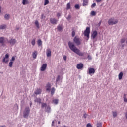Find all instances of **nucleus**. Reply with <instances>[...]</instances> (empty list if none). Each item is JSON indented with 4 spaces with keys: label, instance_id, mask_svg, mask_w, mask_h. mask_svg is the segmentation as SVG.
<instances>
[{
    "label": "nucleus",
    "instance_id": "f257e3e1",
    "mask_svg": "<svg viewBox=\"0 0 127 127\" xmlns=\"http://www.w3.org/2000/svg\"><path fill=\"white\" fill-rule=\"evenodd\" d=\"M68 46L73 52H74V53H76V54L79 55V56H84L85 55V53L81 52L79 49L76 48V46L74 44V43L69 41L68 42Z\"/></svg>",
    "mask_w": 127,
    "mask_h": 127
},
{
    "label": "nucleus",
    "instance_id": "f03ea898",
    "mask_svg": "<svg viewBox=\"0 0 127 127\" xmlns=\"http://www.w3.org/2000/svg\"><path fill=\"white\" fill-rule=\"evenodd\" d=\"M118 21L119 20L118 19L112 17L109 19L108 23L109 25H115V24H117V23H118Z\"/></svg>",
    "mask_w": 127,
    "mask_h": 127
},
{
    "label": "nucleus",
    "instance_id": "7ed1b4c3",
    "mask_svg": "<svg viewBox=\"0 0 127 127\" xmlns=\"http://www.w3.org/2000/svg\"><path fill=\"white\" fill-rule=\"evenodd\" d=\"M30 113V109H29V107H26L23 112L24 118L27 119V118H28V116H29Z\"/></svg>",
    "mask_w": 127,
    "mask_h": 127
},
{
    "label": "nucleus",
    "instance_id": "20e7f679",
    "mask_svg": "<svg viewBox=\"0 0 127 127\" xmlns=\"http://www.w3.org/2000/svg\"><path fill=\"white\" fill-rule=\"evenodd\" d=\"M42 108H45V110L47 113H50L51 112V108H50V106H47L46 103H42Z\"/></svg>",
    "mask_w": 127,
    "mask_h": 127
},
{
    "label": "nucleus",
    "instance_id": "39448f33",
    "mask_svg": "<svg viewBox=\"0 0 127 127\" xmlns=\"http://www.w3.org/2000/svg\"><path fill=\"white\" fill-rule=\"evenodd\" d=\"M73 41L75 43V44L77 45H81V39L79 38V37L75 36L74 38L73 39Z\"/></svg>",
    "mask_w": 127,
    "mask_h": 127
},
{
    "label": "nucleus",
    "instance_id": "423d86ee",
    "mask_svg": "<svg viewBox=\"0 0 127 127\" xmlns=\"http://www.w3.org/2000/svg\"><path fill=\"white\" fill-rule=\"evenodd\" d=\"M84 36H86L87 38H90V28L87 27L84 31Z\"/></svg>",
    "mask_w": 127,
    "mask_h": 127
},
{
    "label": "nucleus",
    "instance_id": "0eeeda50",
    "mask_svg": "<svg viewBox=\"0 0 127 127\" xmlns=\"http://www.w3.org/2000/svg\"><path fill=\"white\" fill-rule=\"evenodd\" d=\"M50 21L52 24H57L58 20L56 19L55 18H52L50 19Z\"/></svg>",
    "mask_w": 127,
    "mask_h": 127
},
{
    "label": "nucleus",
    "instance_id": "6e6552de",
    "mask_svg": "<svg viewBox=\"0 0 127 127\" xmlns=\"http://www.w3.org/2000/svg\"><path fill=\"white\" fill-rule=\"evenodd\" d=\"M8 58H9V55H8V54H6L5 57H4L3 59V62H4L5 63H7L9 61Z\"/></svg>",
    "mask_w": 127,
    "mask_h": 127
},
{
    "label": "nucleus",
    "instance_id": "1a4fd4ad",
    "mask_svg": "<svg viewBox=\"0 0 127 127\" xmlns=\"http://www.w3.org/2000/svg\"><path fill=\"white\" fill-rule=\"evenodd\" d=\"M5 40L4 37H0V44L2 45V46H5V44H4Z\"/></svg>",
    "mask_w": 127,
    "mask_h": 127
},
{
    "label": "nucleus",
    "instance_id": "9d476101",
    "mask_svg": "<svg viewBox=\"0 0 127 127\" xmlns=\"http://www.w3.org/2000/svg\"><path fill=\"white\" fill-rule=\"evenodd\" d=\"M8 43H10L11 45H14L16 43V40L15 39H11L8 41Z\"/></svg>",
    "mask_w": 127,
    "mask_h": 127
},
{
    "label": "nucleus",
    "instance_id": "9b49d317",
    "mask_svg": "<svg viewBox=\"0 0 127 127\" xmlns=\"http://www.w3.org/2000/svg\"><path fill=\"white\" fill-rule=\"evenodd\" d=\"M46 68H47V64H44L41 67V71H42V72H43L44 71H45V70H46Z\"/></svg>",
    "mask_w": 127,
    "mask_h": 127
},
{
    "label": "nucleus",
    "instance_id": "f8f14e48",
    "mask_svg": "<svg viewBox=\"0 0 127 127\" xmlns=\"http://www.w3.org/2000/svg\"><path fill=\"white\" fill-rule=\"evenodd\" d=\"M46 55L47 57H50L51 56V49L49 48L47 49Z\"/></svg>",
    "mask_w": 127,
    "mask_h": 127
},
{
    "label": "nucleus",
    "instance_id": "ddd939ff",
    "mask_svg": "<svg viewBox=\"0 0 127 127\" xmlns=\"http://www.w3.org/2000/svg\"><path fill=\"white\" fill-rule=\"evenodd\" d=\"M42 92L41 89L38 88L34 91V94L35 95H40Z\"/></svg>",
    "mask_w": 127,
    "mask_h": 127
},
{
    "label": "nucleus",
    "instance_id": "4468645a",
    "mask_svg": "<svg viewBox=\"0 0 127 127\" xmlns=\"http://www.w3.org/2000/svg\"><path fill=\"white\" fill-rule=\"evenodd\" d=\"M97 35H98V32H97V31L95 30L93 31V32L91 35V37L93 39H95V38H96V37L97 36Z\"/></svg>",
    "mask_w": 127,
    "mask_h": 127
},
{
    "label": "nucleus",
    "instance_id": "2eb2a0df",
    "mask_svg": "<svg viewBox=\"0 0 127 127\" xmlns=\"http://www.w3.org/2000/svg\"><path fill=\"white\" fill-rule=\"evenodd\" d=\"M83 67H84V65L82 63L78 64L76 65V68L78 70H80V69H82Z\"/></svg>",
    "mask_w": 127,
    "mask_h": 127
},
{
    "label": "nucleus",
    "instance_id": "dca6fc26",
    "mask_svg": "<svg viewBox=\"0 0 127 127\" xmlns=\"http://www.w3.org/2000/svg\"><path fill=\"white\" fill-rule=\"evenodd\" d=\"M38 54V52L37 51H34L32 53L33 58H34V59H36Z\"/></svg>",
    "mask_w": 127,
    "mask_h": 127
},
{
    "label": "nucleus",
    "instance_id": "f3484780",
    "mask_svg": "<svg viewBox=\"0 0 127 127\" xmlns=\"http://www.w3.org/2000/svg\"><path fill=\"white\" fill-rule=\"evenodd\" d=\"M88 73L90 75H91V74H95V69L94 68H89L88 69Z\"/></svg>",
    "mask_w": 127,
    "mask_h": 127
},
{
    "label": "nucleus",
    "instance_id": "a211bd4d",
    "mask_svg": "<svg viewBox=\"0 0 127 127\" xmlns=\"http://www.w3.org/2000/svg\"><path fill=\"white\" fill-rule=\"evenodd\" d=\"M35 103H37L38 104H41V99L40 98H36L34 100Z\"/></svg>",
    "mask_w": 127,
    "mask_h": 127
},
{
    "label": "nucleus",
    "instance_id": "6ab92c4d",
    "mask_svg": "<svg viewBox=\"0 0 127 127\" xmlns=\"http://www.w3.org/2000/svg\"><path fill=\"white\" fill-rule=\"evenodd\" d=\"M123 76H124V73L122 72H121L118 75L119 80H122L123 79Z\"/></svg>",
    "mask_w": 127,
    "mask_h": 127
},
{
    "label": "nucleus",
    "instance_id": "aec40b11",
    "mask_svg": "<svg viewBox=\"0 0 127 127\" xmlns=\"http://www.w3.org/2000/svg\"><path fill=\"white\" fill-rule=\"evenodd\" d=\"M29 3V1L28 0H22V4L23 5H26V4H28Z\"/></svg>",
    "mask_w": 127,
    "mask_h": 127
},
{
    "label": "nucleus",
    "instance_id": "412c9836",
    "mask_svg": "<svg viewBox=\"0 0 127 127\" xmlns=\"http://www.w3.org/2000/svg\"><path fill=\"white\" fill-rule=\"evenodd\" d=\"M51 89V86L50 85V84L49 83L47 84L46 86V91H49V92H50Z\"/></svg>",
    "mask_w": 127,
    "mask_h": 127
},
{
    "label": "nucleus",
    "instance_id": "4be33fe9",
    "mask_svg": "<svg viewBox=\"0 0 127 127\" xmlns=\"http://www.w3.org/2000/svg\"><path fill=\"white\" fill-rule=\"evenodd\" d=\"M88 3V0H83V6H86Z\"/></svg>",
    "mask_w": 127,
    "mask_h": 127
},
{
    "label": "nucleus",
    "instance_id": "5701e85b",
    "mask_svg": "<svg viewBox=\"0 0 127 127\" xmlns=\"http://www.w3.org/2000/svg\"><path fill=\"white\" fill-rule=\"evenodd\" d=\"M112 115H113V117L114 118H116V117H117V116L118 115V112H117V111H113Z\"/></svg>",
    "mask_w": 127,
    "mask_h": 127
},
{
    "label": "nucleus",
    "instance_id": "b1692460",
    "mask_svg": "<svg viewBox=\"0 0 127 127\" xmlns=\"http://www.w3.org/2000/svg\"><path fill=\"white\" fill-rule=\"evenodd\" d=\"M10 18V15H9V14H6L4 16V18L6 20H8V19Z\"/></svg>",
    "mask_w": 127,
    "mask_h": 127
},
{
    "label": "nucleus",
    "instance_id": "393cba45",
    "mask_svg": "<svg viewBox=\"0 0 127 127\" xmlns=\"http://www.w3.org/2000/svg\"><path fill=\"white\" fill-rule=\"evenodd\" d=\"M124 102L127 103V94H124L123 96Z\"/></svg>",
    "mask_w": 127,
    "mask_h": 127
},
{
    "label": "nucleus",
    "instance_id": "a878e982",
    "mask_svg": "<svg viewBox=\"0 0 127 127\" xmlns=\"http://www.w3.org/2000/svg\"><path fill=\"white\" fill-rule=\"evenodd\" d=\"M5 28H6V25H5V24H2L0 26V29H5Z\"/></svg>",
    "mask_w": 127,
    "mask_h": 127
},
{
    "label": "nucleus",
    "instance_id": "bb28decb",
    "mask_svg": "<svg viewBox=\"0 0 127 127\" xmlns=\"http://www.w3.org/2000/svg\"><path fill=\"white\" fill-rule=\"evenodd\" d=\"M35 25L36 26V27H37V28H39V23L38 22V21H35Z\"/></svg>",
    "mask_w": 127,
    "mask_h": 127
},
{
    "label": "nucleus",
    "instance_id": "cd10ccee",
    "mask_svg": "<svg viewBox=\"0 0 127 127\" xmlns=\"http://www.w3.org/2000/svg\"><path fill=\"white\" fill-rule=\"evenodd\" d=\"M38 45L39 46H41V45H42V41H41V40L39 39L38 40Z\"/></svg>",
    "mask_w": 127,
    "mask_h": 127
},
{
    "label": "nucleus",
    "instance_id": "c85d7f7f",
    "mask_svg": "<svg viewBox=\"0 0 127 127\" xmlns=\"http://www.w3.org/2000/svg\"><path fill=\"white\" fill-rule=\"evenodd\" d=\"M35 40H36V39L34 38L31 41V44L32 45H33V46H34V45H35Z\"/></svg>",
    "mask_w": 127,
    "mask_h": 127
},
{
    "label": "nucleus",
    "instance_id": "c756f323",
    "mask_svg": "<svg viewBox=\"0 0 127 127\" xmlns=\"http://www.w3.org/2000/svg\"><path fill=\"white\" fill-rule=\"evenodd\" d=\"M55 92V88H54V87H53L51 89V94L52 95H53L54 93Z\"/></svg>",
    "mask_w": 127,
    "mask_h": 127
},
{
    "label": "nucleus",
    "instance_id": "7c9ffc66",
    "mask_svg": "<svg viewBox=\"0 0 127 127\" xmlns=\"http://www.w3.org/2000/svg\"><path fill=\"white\" fill-rule=\"evenodd\" d=\"M70 8H71V4L68 3L66 5V9H70Z\"/></svg>",
    "mask_w": 127,
    "mask_h": 127
},
{
    "label": "nucleus",
    "instance_id": "2f4dec72",
    "mask_svg": "<svg viewBox=\"0 0 127 127\" xmlns=\"http://www.w3.org/2000/svg\"><path fill=\"white\" fill-rule=\"evenodd\" d=\"M53 103H54V104H55V105H57V104H58V99L53 100Z\"/></svg>",
    "mask_w": 127,
    "mask_h": 127
},
{
    "label": "nucleus",
    "instance_id": "473e14b6",
    "mask_svg": "<svg viewBox=\"0 0 127 127\" xmlns=\"http://www.w3.org/2000/svg\"><path fill=\"white\" fill-rule=\"evenodd\" d=\"M49 3V1L48 0H45V2H44V5H47Z\"/></svg>",
    "mask_w": 127,
    "mask_h": 127
},
{
    "label": "nucleus",
    "instance_id": "72a5a7b5",
    "mask_svg": "<svg viewBox=\"0 0 127 127\" xmlns=\"http://www.w3.org/2000/svg\"><path fill=\"white\" fill-rule=\"evenodd\" d=\"M57 28H58V30H59V31H61L63 29L62 26H58Z\"/></svg>",
    "mask_w": 127,
    "mask_h": 127
},
{
    "label": "nucleus",
    "instance_id": "f704fd0d",
    "mask_svg": "<svg viewBox=\"0 0 127 127\" xmlns=\"http://www.w3.org/2000/svg\"><path fill=\"white\" fill-rule=\"evenodd\" d=\"M91 14L92 16H95V15H96V12L94 11H91Z\"/></svg>",
    "mask_w": 127,
    "mask_h": 127
},
{
    "label": "nucleus",
    "instance_id": "c9c22d12",
    "mask_svg": "<svg viewBox=\"0 0 127 127\" xmlns=\"http://www.w3.org/2000/svg\"><path fill=\"white\" fill-rule=\"evenodd\" d=\"M102 23V20L100 21L99 22L96 24V26H97V27H100V26H101V24Z\"/></svg>",
    "mask_w": 127,
    "mask_h": 127
},
{
    "label": "nucleus",
    "instance_id": "e433bc0d",
    "mask_svg": "<svg viewBox=\"0 0 127 127\" xmlns=\"http://www.w3.org/2000/svg\"><path fill=\"white\" fill-rule=\"evenodd\" d=\"M125 41H126V39L122 38L121 39L120 42H121V43L123 44V43H125Z\"/></svg>",
    "mask_w": 127,
    "mask_h": 127
},
{
    "label": "nucleus",
    "instance_id": "4c0bfd02",
    "mask_svg": "<svg viewBox=\"0 0 127 127\" xmlns=\"http://www.w3.org/2000/svg\"><path fill=\"white\" fill-rule=\"evenodd\" d=\"M12 64H13V62L10 61V63H9V66L11 68L12 67Z\"/></svg>",
    "mask_w": 127,
    "mask_h": 127
},
{
    "label": "nucleus",
    "instance_id": "58836bf2",
    "mask_svg": "<svg viewBox=\"0 0 127 127\" xmlns=\"http://www.w3.org/2000/svg\"><path fill=\"white\" fill-rule=\"evenodd\" d=\"M59 80H60V75L58 76V77L56 80V83H58V81H59Z\"/></svg>",
    "mask_w": 127,
    "mask_h": 127
},
{
    "label": "nucleus",
    "instance_id": "ea45409f",
    "mask_svg": "<svg viewBox=\"0 0 127 127\" xmlns=\"http://www.w3.org/2000/svg\"><path fill=\"white\" fill-rule=\"evenodd\" d=\"M75 7L76 9H79V8H80V6L78 4H76L75 5Z\"/></svg>",
    "mask_w": 127,
    "mask_h": 127
},
{
    "label": "nucleus",
    "instance_id": "a19ab883",
    "mask_svg": "<svg viewBox=\"0 0 127 127\" xmlns=\"http://www.w3.org/2000/svg\"><path fill=\"white\" fill-rule=\"evenodd\" d=\"M71 15L69 14L68 15L66 18L68 20H70V19H71Z\"/></svg>",
    "mask_w": 127,
    "mask_h": 127
},
{
    "label": "nucleus",
    "instance_id": "79ce46f5",
    "mask_svg": "<svg viewBox=\"0 0 127 127\" xmlns=\"http://www.w3.org/2000/svg\"><path fill=\"white\" fill-rule=\"evenodd\" d=\"M63 59L64 60V61H66L67 60V56L64 55L63 56Z\"/></svg>",
    "mask_w": 127,
    "mask_h": 127
},
{
    "label": "nucleus",
    "instance_id": "37998d69",
    "mask_svg": "<svg viewBox=\"0 0 127 127\" xmlns=\"http://www.w3.org/2000/svg\"><path fill=\"white\" fill-rule=\"evenodd\" d=\"M86 127H93L92 126V125H91V124L88 123L87 124Z\"/></svg>",
    "mask_w": 127,
    "mask_h": 127
},
{
    "label": "nucleus",
    "instance_id": "c03bdc74",
    "mask_svg": "<svg viewBox=\"0 0 127 127\" xmlns=\"http://www.w3.org/2000/svg\"><path fill=\"white\" fill-rule=\"evenodd\" d=\"M88 116V115L86 114V113H84V114H83V118H84V119H86V118H87V116Z\"/></svg>",
    "mask_w": 127,
    "mask_h": 127
},
{
    "label": "nucleus",
    "instance_id": "a18cd8bd",
    "mask_svg": "<svg viewBox=\"0 0 127 127\" xmlns=\"http://www.w3.org/2000/svg\"><path fill=\"white\" fill-rule=\"evenodd\" d=\"M75 32L74 31H72V37H74L75 36Z\"/></svg>",
    "mask_w": 127,
    "mask_h": 127
},
{
    "label": "nucleus",
    "instance_id": "49530a36",
    "mask_svg": "<svg viewBox=\"0 0 127 127\" xmlns=\"http://www.w3.org/2000/svg\"><path fill=\"white\" fill-rule=\"evenodd\" d=\"M14 60H15V57H14V56H13L10 60V61H14Z\"/></svg>",
    "mask_w": 127,
    "mask_h": 127
},
{
    "label": "nucleus",
    "instance_id": "de8ad7c7",
    "mask_svg": "<svg viewBox=\"0 0 127 127\" xmlns=\"http://www.w3.org/2000/svg\"><path fill=\"white\" fill-rule=\"evenodd\" d=\"M88 59H89V60H92V57L90 55H88L87 57Z\"/></svg>",
    "mask_w": 127,
    "mask_h": 127
},
{
    "label": "nucleus",
    "instance_id": "09e8293b",
    "mask_svg": "<svg viewBox=\"0 0 127 127\" xmlns=\"http://www.w3.org/2000/svg\"><path fill=\"white\" fill-rule=\"evenodd\" d=\"M95 6H96V3H94L93 4H92L91 7L93 8V7H95Z\"/></svg>",
    "mask_w": 127,
    "mask_h": 127
},
{
    "label": "nucleus",
    "instance_id": "8fccbe9b",
    "mask_svg": "<svg viewBox=\"0 0 127 127\" xmlns=\"http://www.w3.org/2000/svg\"><path fill=\"white\" fill-rule=\"evenodd\" d=\"M41 17H42V19L44 18V20L45 19V16H44L43 14H42Z\"/></svg>",
    "mask_w": 127,
    "mask_h": 127
},
{
    "label": "nucleus",
    "instance_id": "3c124183",
    "mask_svg": "<svg viewBox=\"0 0 127 127\" xmlns=\"http://www.w3.org/2000/svg\"><path fill=\"white\" fill-rule=\"evenodd\" d=\"M57 15L58 17H60L61 16V14H60V13H58Z\"/></svg>",
    "mask_w": 127,
    "mask_h": 127
},
{
    "label": "nucleus",
    "instance_id": "603ef678",
    "mask_svg": "<svg viewBox=\"0 0 127 127\" xmlns=\"http://www.w3.org/2000/svg\"><path fill=\"white\" fill-rule=\"evenodd\" d=\"M102 1V0H96L97 2H101Z\"/></svg>",
    "mask_w": 127,
    "mask_h": 127
},
{
    "label": "nucleus",
    "instance_id": "864d4df0",
    "mask_svg": "<svg viewBox=\"0 0 127 127\" xmlns=\"http://www.w3.org/2000/svg\"><path fill=\"white\" fill-rule=\"evenodd\" d=\"M125 117L127 119V112L125 113Z\"/></svg>",
    "mask_w": 127,
    "mask_h": 127
},
{
    "label": "nucleus",
    "instance_id": "5fc2aeb1",
    "mask_svg": "<svg viewBox=\"0 0 127 127\" xmlns=\"http://www.w3.org/2000/svg\"><path fill=\"white\" fill-rule=\"evenodd\" d=\"M54 125V121H52V127H53Z\"/></svg>",
    "mask_w": 127,
    "mask_h": 127
},
{
    "label": "nucleus",
    "instance_id": "6e6d98bb",
    "mask_svg": "<svg viewBox=\"0 0 127 127\" xmlns=\"http://www.w3.org/2000/svg\"><path fill=\"white\" fill-rule=\"evenodd\" d=\"M0 13H1V6H0Z\"/></svg>",
    "mask_w": 127,
    "mask_h": 127
},
{
    "label": "nucleus",
    "instance_id": "4d7b16f0",
    "mask_svg": "<svg viewBox=\"0 0 127 127\" xmlns=\"http://www.w3.org/2000/svg\"><path fill=\"white\" fill-rule=\"evenodd\" d=\"M15 106L17 107V109H18V105H17V104H16Z\"/></svg>",
    "mask_w": 127,
    "mask_h": 127
},
{
    "label": "nucleus",
    "instance_id": "13d9d810",
    "mask_svg": "<svg viewBox=\"0 0 127 127\" xmlns=\"http://www.w3.org/2000/svg\"><path fill=\"white\" fill-rule=\"evenodd\" d=\"M63 127H68L67 126H66V125H64Z\"/></svg>",
    "mask_w": 127,
    "mask_h": 127
},
{
    "label": "nucleus",
    "instance_id": "bf43d9fd",
    "mask_svg": "<svg viewBox=\"0 0 127 127\" xmlns=\"http://www.w3.org/2000/svg\"><path fill=\"white\" fill-rule=\"evenodd\" d=\"M58 124H60V121H59V122H58Z\"/></svg>",
    "mask_w": 127,
    "mask_h": 127
},
{
    "label": "nucleus",
    "instance_id": "052dcab7",
    "mask_svg": "<svg viewBox=\"0 0 127 127\" xmlns=\"http://www.w3.org/2000/svg\"><path fill=\"white\" fill-rule=\"evenodd\" d=\"M16 29L17 30H18V29H19V28H17Z\"/></svg>",
    "mask_w": 127,
    "mask_h": 127
},
{
    "label": "nucleus",
    "instance_id": "680f3d73",
    "mask_svg": "<svg viewBox=\"0 0 127 127\" xmlns=\"http://www.w3.org/2000/svg\"><path fill=\"white\" fill-rule=\"evenodd\" d=\"M122 47H124V46H125V45H122Z\"/></svg>",
    "mask_w": 127,
    "mask_h": 127
},
{
    "label": "nucleus",
    "instance_id": "e2e57ef3",
    "mask_svg": "<svg viewBox=\"0 0 127 127\" xmlns=\"http://www.w3.org/2000/svg\"><path fill=\"white\" fill-rule=\"evenodd\" d=\"M126 43L127 44V40L126 41Z\"/></svg>",
    "mask_w": 127,
    "mask_h": 127
},
{
    "label": "nucleus",
    "instance_id": "0e129e2a",
    "mask_svg": "<svg viewBox=\"0 0 127 127\" xmlns=\"http://www.w3.org/2000/svg\"><path fill=\"white\" fill-rule=\"evenodd\" d=\"M97 127H99V126H97Z\"/></svg>",
    "mask_w": 127,
    "mask_h": 127
}]
</instances>
